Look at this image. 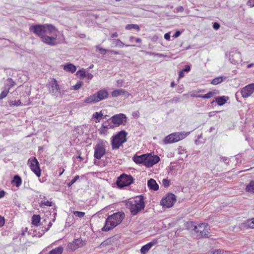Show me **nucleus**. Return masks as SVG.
<instances>
[{"label":"nucleus","mask_w":254,"mask_h":254,"mask_svg":"<svg viewBox=\"0 0 254 254\" xmlns=\"http://www.w3.org/2000/svg\"><path fill=\"white\" fill-rule=\"evenodd\" d=\"M125 214L123 212L114 213L110 215L106 219L104 226L102 228L103 231H108L113 229L120 224L124 218Z\"/></svg>","instance_id":"nucleus-1"},{"label":"nucleus","mask_w":254,"mask_h":254,"mask_svg":"<svg viewBox=\"0 0 254 254\" xmlns=\"http://www.w3.org/2000/svg\"><path fill=\"white\" fill-rule=\"evenodd\" d=\"M30 31H32L41 39L46 34H51L57 31L56 28L52 25H36L32 26L30 28Z\"/></svg>","instance_id":"nucleus-2"},{"label":"nucleus","mask_w":254,"mask_h":254,"mask_svg":"<svg viewBox=\"0 0 254 254\" xmlns=\"http://www.w3.org/2000/svg\"><path fill=\"white\" fill-rule=\"evenodd\" d=\"M127 207L128 208L132 215H136L141 210L144 209L145 204L142 195H139L131 201L126 202Z\"/></svg>","instance_id":"nucleus-3"},{"label":"nucleus","mask_w":254,"mask_h":254,"mask_svg":"<svg viewBox=\"0 0 254 254\" xmlns=\"http://www.w3.org/2000/svg\"><path fill=\"white\" fill-rule=\"evenodd\" d=\"M109 95L107 89L104 88L98 91L96 93L91 95L86 98L83 103L86 104H92L106 99Z\"/></svg>","instance_id":"nucleus-4"},{"label":"nucleus","mask_w":254,"mask_h":254,"mask_svg":"<svg viewBox=\"0 0 254 254\" xmlns=\"http://www.w3.org/2000/svg\"><path fill=\"white\" fill-rule=\"evenodd\" d=\"M187 225L189 229L194 231L198 238L208 237L209 233L207 224L201 223L195 226L192 222H190L187 223Z\"/></svg>","instance_id":"nucleus-5"},{"label":"nucleus","mask_w":254,"mask_h":254,"mask_svg":"<svg viewBox=\"0 0 254 254\" xmlns=\"http://www.w3.org/2000/svg\"><path fill=\"white\" fill-rule=\"evenodd\" d=\"M127 133L125 130H121L112 137L111 145L112 149H117L127 141Z\"/></svg>","instance_id":"nucleus-6"},{"label":"nucleus","mask_w":254,"mask_h":254,"mask_svg":"<svg viewBox=\"0 0 254 254\" xmlns=\"http://www.w3.org/2000/svg\"><path fill=\"white\" fill-rule=\"evenodd\" d=\"M190 133V132H185L183 131L171 133L164 138V142L165 144L173 143L178 142L184 139Z\"/></svg>","instance_id":"nucleus-7"},{"label":"nucleus","mask_w":254,"mask_h":254,"mask_svg":"<svg viewBox=\"0 0 254 254\" xmlns=\"http://www.w3.org/2000/svg\"><path fill=\"white\" fill-rule=\"evenodd\" d=\"M49 93L53 96L61 97L62 96L61 88L57 80L52 78L47 84Z\"/></svg>","instance_id":"nucleus-8"},{"label":"nucleus","mask_w":254,"mask_h":254,"mask_svg":"<svg viewBox=\"0 0 254 254\" xmlns=\"http://www.w3.org/2000/svg\"><path fill=\"white\" fill-rule=\"evenodd\" d=\"M133 181L131 176L123 174L118 178L116 183L119 188H122L130 185L133 183Z\"/></svg>","instance_id":"nucleus-9"},{"label":"nucleus","mask_w":254,"mask_h":254,"mask_svg":"<svg viewBox=\"0 0 254 254\" xmlns=\"http://www.w3.org/2000/svg\"><path fill=\"white\" fill-rule=\"evenodd\" d=\"M176 200V196L173 193H169L161 199L160 203L164 208H170L174 205Z\"/></svg>","instance_id":"nucleus-10"},{"label":"nucleus","mask_w":254,"mask_h":254,"mask_svg":"<svg viewBox=\"0 0 254 254\" xmlns=\"http://www.w3.org/2000/svg\"><path fill=\"white\" fill-rule=\"evenodd\" d=\"M105 142L102 141L95 146L94 156L99 160L105 155Z\"/></svg>","instance_id":"nucleus-11"},{"label":"nucleus","mask_w":254,"mask_h":254,"mask_svg":"<svg viewBox=\"0 0 254 254\" xmlns=\"http://www.w3.org/2000/svg\"><path fill=\"white\" fill-rule=\"evenodd\" d=\"M57 31L51 34H46L41 39L42 41L50 46L57 45L58 44L57 42Z\"/></svg>","instance_id":"nucleus-12"},{"label":"nucleus","mask_w":254,"mask_h":254,"mask_svg":"<svg viewBox=\"0 0 254 254\" xmlns=\"http://www.w3.org/2000/svg\"><path fill=\"white\" fill-rule=\"evenodd\" d=\"M28 162L30 163V167L31 170L37 177H39L41 175V171L37 159L35 157L30 158Z\"/></svg>","instance_id":"nucleus-13"},{"label":"nucleus","mask_w":254,"mask_h":254,"mask_svg":"<svg viewBox=\"0 0 254 254\" xmlns=\"http://www.w3.org/2000/svg\"><path fill=\"white\" fill-rule=\"evenodd\" d=\"M254 92V83L249 84L241 90V94L244 98H247L251 96Z\"/></svg>","instance_id":"nucleus-14"},{"label":"nucleus","mask_w":254,"mask_h":254,"mask_svg":"<svg viewBox=\"0 0 254 254\" xmlns=\"http://www.w3.org/2000/svg\"><path fill=\"white\" fill-rule=\"evenodd\" d=\"M110 120L116 126H119L126 122V116L123 114H119L113 116Z\"/></svg>","instance_id":"nucleus-15"},{"label":"nucleus","mask_w":254,"mask_h":254,"mask_svg":"<svg viewBox=\"0 0 254 254\" xmlns=\"http://www.w3.org/2000/svg\"><path fill=\"white\" fill-rule=\"evenodd\" d=\"M144 165L149 167L159 162V157L152 156L151 154H146Z\"/></svg>","instance_id":"nucleus-16"},{"label":"nucleus","mask_w":254,"mask_h":254,"mask_svg":"<svg viewBox=\"0 0 254 254\" xmlns=\"http://www.w3.org/2000/svg\"><path fill=\"white\" fill-rule=\"evenodd\" d=\"M229 60L235 64L241 63L242 61L241 53L237 51L232 52L229 56Z\"/></svg>","instance_id":"nucleus-17"},{"label":"nucleus","mask_w":254,"mask_h":254,"mask_svg":"<svg viewBox=\"0 0 254 254\" xmlns=\"http://www.w3.org/2000/svg\"><path fill=\"white\" fill-rule=\"evenodd\" d=\"M85 245V243L80 238L75 239L71 243L67 245L68 249L74 251L76 249L83 247Z\"/></svg>","instance_id":"nucleus-18"},{"label":"nucleus","mask_w":254,"mask_h":254,"mask_svg":"<svg viewBox=\"0 0 254 254\" xmlns=\"http://www.w3.org/2000/svg\"><path fill=\"white\" fill-rule=\"evenodd\" d=\"M111 94L113 97H117L120 95H123L126 98L130 95V93L123 89H115L112 92Z\"/></svg>","instance_id":"nucleus-19"},{"label":"nucleus","mask_w":254,"mask_h":254,"mask_svg":"<svg viewBox=\"0 0 254 254\" xmlns=\"http://www.w3.org/2000/svg\"><path fill=\"white\" fill-rule=\"evenodd\" d=\"M157 241H153L143 246L140 249L141 254H146L151 247L157 243Z\"/></svg>","instance_id":"nucleus-20"},{"label":"nucleus","mask_w":254,"mask_h":254,"mask_svg":"<svg viewBox=\"0 0 254 254\" xmlns=\"http://www.w3.org/2000/svg\"><path fill=\"white\" fill-rule=\"evenodd\" d=\"M251 228L254 229V218L247 220L246 222L242 223L240 225V228Z\"/></svg>","instance_id":"nucleus-21"},{"label":"nucleus","mask_w":254,"mask_h":254,"mask_svg":"<svg viewBox=\"0 0 254 254\" xmlns=\"http://www.w3.org/2000/svg\"><path fill=\"white\" fill-rule=\"evenodd\" d=\"M145 154L140 156L135 155L133 157V161L136 164H143L145 163Z\"/></svg>","instance_id":"nucleus-22"},{"label":"nucleus","mask_w":254,"mask_h":254,"mask_svg":"<svg viewBox=\"0 0 254 254\" xmlns=\"http://www.w3.org/2000/svg\"><path fill=\"white\" fill-rule=\"evenodd\" d=\"M148 186L149 188L153 190H157L159 188V186L157 184L155 180L154 179H151L148 181Z\"/></svg>","instance_id":"nucleus-23"},{"label":"nucleus","mask_w":254,"mask_h":254,"mask_svg":"<svg viewBox=\"0 0 254 254\" xmlns=\"http://www.w3.org/2000/svg\"><path fill=\"white\" fill-rule=\"evenodd\" d=\"M64 69L66 71L74 73L76 70V67L72 64H68L64 66Z\"/></svg>","instance_id":"nucleus-24"},{"label":"nucleus","mask_w":254,"mask_h":254,"mask_svg":"<svg viewBox=\"0 0 254 254\" xmlns=\"http://www.w3.org/2000/svg\"><path fill=\"white\" fill-rule=\"evenodd\" d=\"M216 94V92L215 91H210L208 92L207 94L204 95H198L195 96V97L197 98H201L204 99H208L213 97L214 95Z\"/></svg>","instance_id":"nucleus-25"},{"label":"nucleus","mask_w":254,"mask_h":254,"mask_svg":"<svg viewBox=\"0 0 254 254\" xmlns=\"http://www.w3.org/2000/svg\"><path fill=\"white\" fill-rule=\"evenodd\" d=\"M41 217L39 215H34L32 218V224L36 226L40 225Z\"/></svg>","instance_id":"nucleus-26"},{"label":"nucleus","mask_w":254,"mask_h":254,"mask_svg":"<svg viewBox=\"0 0 254 254\" xmlns=\"http://www.w3.org/2000/svg\"><path fill=\"white\" fill-rule=\"evenodd\" d=\"M215 101L218 105L222 106L225 104L227 100L226 97L225 96H222L221 97L216 98Z\"/></svg>","instance_id":"nucleus-27"},{"label":"nucleus","mask_w":254,"mask_h":254,"mask_svg":"<svg viewBox=\"0 0 254 254\" xmlns=\"http://www.w3.org/2000/svg\"><path fill=\"white\" fill-rule=\"evenodd\" d=\"M224 79H226V77L219 76L214 78L211 83L213 85H217L221 83Z\"/></svg>","instance_id":"nucleus-28"},{"label":"nucleus","mask_w":254,"mask_h":254,"mask_svg":"<svg viewBox=\"0 0 254 254\" xmlns=\"http://www.w3.org/2000/svg\"><path fill=\"white\" fill-rule=\"evenodd\" d=\"M12 182L15 184V186L17 187H18L21 185L22 180L21 178L19 176L16 175L14 177L13 179L12 180Z\"/></svg>","instance_id":"nucleus-29"},{"label":"nucleus","mask_w":254,"mask_h":254,"mask_svg":"<svg viewBox=\"0 0 254 254\" xmlns=\"http://www.w3.org/2000/svg\"><path fill=\"white\" fill-rule=\"evenodd\" d=\"M246 190L248 192H254V181H252L250 183L247 185L246 188Z\"/></svg>","instance_id":"nucleus-30"},{"label":"nucleus","mask_w":254,"mask_h":254,"mask_svg":"<svg viewBox=\"0 0 254 254\" xmlns=\"http://www.w3.org/2000/svg\"><path fill=\"white\" fill-rule=\"evenodd\" d=\"M125 28L127 30H131L132 29H134L136 30L137 31H139L140 30L139 26L137 24H127Z\"/></svg>","instance_id":"nucleus-31"},{"label":"nucleus","mask_w":254,"mask_h":254,"mask_svg":"<svg viewBox=\"0 0 254 254\" xmlns=\"http://www.w3.org/2000/svg\"><path fill=\"white\" fill-rule=\"evenodd\" d=\"M63 251V248L62 247H59L50 251L49 254H62Z\"/></svg>","instance_id":"nucleus-32"},{"label":"nucleus","mask_w":254,"mask_h":254,"mask_svg":"<svg viewBox=\"0 0 254 254\" xmlns=\"http://www.w3.org/2000/svg\"><path fill=\"white\" fill-rule=\"evenodd\" d=\"M6 84L7 87V89L9 90L10 88L12 87L15 85V82L13 81L11 78H9L7 79Z\"/></svg>","instance_id":"nucleus-33"},{"label":"nucleus","mask_w":254,"mask_h":254,"mask_svg":"<svg viewBox=\"0 0 254 254\" xmlns=\"http://www.w3.org/2000/svg\"><path fill=\"white\" fill-rule=\"evenodd\" d=\"M83 82L82 81H78L76 84L70 87L71 90H78L82 85Z\"/></svg>","instance_id":"nucleus-34"},{"label":"nucleus","mask_w":254,"mask_h":254,"mask_svg":"<svg viewBox=\"0 0 254 254\" xmlns=\"http://www.w3.org/2000/svg\"><path fill=\"white\" fill-rule=\"evenodd\" d=\"M108 128V127L107 126H104L103 125L99 129V132L100 134H106L107 132Z\"/></svg>","instance_id":"nucleus-35"},{"label":"nucleus","mask_w":254,"mask_h":254,"mask_svg":"<svg viewBox=\"0 0 254 254\" xmlns=\"http://www.w3.org/2000/svg\"><path fill=\"white\" fill-rule=\"evenodd\" d=\"M9 105L18 106L21 105V102L20 100L11 101L9 102Z\"/></svg>","instance_id":"nucleus-36"},{"label":"nucleus","mask_w":254,"mask_h":254,"mask_svg":"<svg viewBox=\"0 0 254 254\" xmlns=\"http://www.w3.org/2000/svg\"><path fill=\"white\" fill-rule=\"evenodd\" d=\"M73 214L75 216H77L79 218H82V217H84V216L85 215V213L83 212L75 211L73 212Z\"/></svg>","instance_id":"nucleus-37"},{"label":"nucleus","mask_w":254,"mask_h":254,"mask_svg":"<svg viewBox=\"0 0 254 254\" xmlns=\"http://www.w3.org/2000/svg\"><path fill=\"white\" fill-rule=\"evenodd\" d=\"M8 92H9V90L7 89H5L1 93V94L0 95V99H3V98H5L7 96V95Z\"/></svg>","instance_id":"nucleus-38"},{"label":"nucleus","mask_w":254,"mask_h":254,"mask_svg":"<svg viewBox=\"0 0 254 254\" xmlns=\"http://www.w3.org/2000/svg\"><path fill=\"white\" fill-rule=\"evenodd\" d=\"M77 75H78L80 77H85L86 76L85 71L82 69L78 71L76 73Z\"/></svg>","instance_id":"nucleus-39"},{"label":"nucleus","mask_w":254,"mask_h":254,"mask_svg":"<svg viewBox=\"0 0 254 254\" xmlns=\"http://www.w3.org/2000/svg\"><path fill=\"white\" fill-rule=\"evenodd\" d=\"M115 46L122 47L125 45V44L120 39L116 40L115 41Z\"/></svg>","instance_id":"nucleus-40"},{"label":"nucleus","mask_w":254,"mask_h":254,"mask_svg":"<svg viewBox=\"0 0 254 254\" xmlns=\"http://www.w3.org/2000/svg\"><path fill=\"white\" fill-rule=\"evenodd\" d=\"M162 183L165 188H167L170 186V180L167 179H163L162 181Z\"/></svg>","instance_id":"nucleus-41"},{"label":"nucleus","mask_w":254,"mask_h":254,"mask_svg":"<svg viewBox=\"0 0 254 254\" xmlns=\"http://www.w3.org/2000/svg\"><path fill=\"white\" fill-rule=\"evenodd\" d=\"M41 205H45V206H52V202L49 201H42L41 202Z\"/></svg>","instance_id":"nucleus-42"},{"label":"nucleus","mask_w":254,"mask_h":254,"mask_svg":"<svg viewBox=\"0 0 254 254\" xmlns=\"http://www.w3.org/2000/svg\"><path fill=\"white\" fill-rule=\"evenodd\" d=\"M79 177L78 175L75 176L74 178L68 184V187L73 185L79 179Z\"/></svg>","instance_id":"nucleus-43"},{"label":"nucleus","mask_w":254,"mask_h":254,"mask_svg":"<svg viewBox=\"0 0 254 254\" xmlns=\"http://www.w3.org/2000/svg\"><path fill=\"white\" fill-rule=\"evenodd\" d=\"M102 116L103 114L102 112L100 111V112H96L95 114H94L93 115V118L98 119L99 117H102Z\"/></svg>","instance_id":"nucleus-44"},{"label":"nucleus","mask_w":254,"mask_h":254,"mask_svg":"<svg viewBox=\"0 0 254 254\" xmlns=\"http://www.w3.org/2000/svg\"><path fill=\"white\" fill-rule=\"evenodd\" d=\"M96 49H98L99 51L101 52V53L103 55H105L108 50L103 49L102 48L100 47L99 46H96Z\"/></svg>","instance_id":"nucleus-45"},{"label":"nucleus","mask_w":254,"mask_h":254,"mask_svg":"<svg viewBox=\"0 0 254 254\" xmlns=\"http://www.w3.org/2000/svg\"><path fill=\"white\" fill-rule=\"evenodd\" d=\"M187 153L186 149L180 147L178 148V153L180 154H185Z\"/></svg>","instance_id":"nucleus-46"},{"label":"nucleus","mask_w":254,"mask_h":254,"mask_svg":"<svg viewBox=\"0 0 254 254\" xmlns=\"http://www.w3.org/2000/svg\"><path fill=\"white\" fill-rule=\"evenodd\" d=\"M220 24L218 23L214 22L213 25V28L217 30L220 28Z\"/></svg>","instance_id":"nucleus-47"},{"label":"nucleus","mask_w":254,"mask_h":254,"mask_svg":"<svg viewBox=\"0 0 254 254\" xmlns=\"http://www.w3.org/2000/svg\"><path fill=\"white\" fill-rule=\"evenodd\" d=\"M4 219L3 217L0 216V227L3 226L4 224Z\"/></svg>","instance_id":"nucleus-48"},{"label":"nucleus","mask_w":254,"mask_h":254,"mask_svg":"<svg viewBox=\"0 0 254 254\" xmlns=\"http://www.w3.org/2000/svg\"><path fill=\"white\" fill-rule=\"evenodd\" d=\"M247 4L251 7L254 6V0H249Z\"/></svg>","instance_id":"nucleus-49"},{"label":"nucleus","mask_w":254,"mask_h":254,"mask_svg":"<svg viewBox=\"0 0 254 254\" xmlns=\"http://www.w3.org/2000/svg\"><path fill=\"white\" fill-rule=\"evenodd\" d=\"M181 35V32L180 31H177L173 35V37L175 38H178Z\"/></svg>","instance_id":"nucleus-50"},{"label":"nucleus","mask_w":254,"mask_h":254,"mask_svg":"<svg viewBox=\"0 0 254 254\" xmlns=\"http://www.w3.org/2000/svg\"><path fill=\"white\" fill-rule=\"evenodd\" d=\"M117 86L118 87H121L122 86V85H123V80H118L117 81Z\"/></svg>","instance_id":"nucleus-51"},{"label":"nucleus","mask_w":254,"mask_h":254,"mask_svg":"<svg viewBox=\"0 0 254 254\" xmlns=\"http://www.w3.org/2000/svg\"><path fill=\"white\" fill-rule=\"evenodd\" d=\"M164 38L167 40H170V33H167L164 35Z\"/></svg>","instance_id":"nucleus-52"},{"label":"nucleus","mask_w":254,"mask_h":254,"mask_svg":"<svg viewBox=\"0 0 254 254\" xmlns=\"http://www.w3.org/2000/svg\"><path fill=\"white\" fill-rule=\"evenodd\" d=\"M85 77H86L88 79L91 80L93 78V75L91 73H88L87 74H86Z\"/></svg>","instance_id":"nucleus-53"},{"label":"nucleus","mask_w":254,"mask_h":254,"mask_svg":"<svg viewBox=\"0 0 254 254\" xmlns=\"http://www.w3.org/2000/svg\"><path fill=\"white\" fill-rule=\"evenodd\" d=\"M190 66L189 65H186L185 68L183 70L184 71L188 72L190 70Z\"/></svg>","instance_id":"nucleus-54"},{"label":"nucleus","mask_w":254,"mask_h":254,"mask_svg":"<svg viewBox=\"0 0 254 254\" xmlns=\"http://www.w3.org/2000/svg\"><path fill=\"white\" fill-rule=\"evenodd\" d=\"M109 52H110L111 54H115L118 55L119 54V53L118 51H114V50H108Z\"/></svg>","instance_id":"nucleus-55"},{"label":"nucleus","mask_w":254,"mask_h":254,"mask_svg":"<svg viewBox=\"0 0 254 254\" xmlns=\"http://www.w3.org/2000/svg\"><path fill=\"white\" fill-rule=\"evenodd\" d=\"M227 160V158L226 157H220V161L223 162H226Z\"/></svg>","instance_id":"nucleus-56"},{"label":"nucleus","mask_w":254,"mask_h":254,"mask_svg":"<svg viewBox=\"0 0 254 254\" xmlns=\"http://www.w3.org/2000/svg\"><path fill=\"white\" fill-rule=\"evenodd\" d=\"M184 71L183 70L180 71L179 72V78H182V77H184Z\"/></svg>","instance_id":"nucleus-57"},{"label":"nucleus","mask_w":254,"mask_h":254,"mask_svg":"<svg viewBox=\"0 0 254 254\" xmlns=\"http://www.w3.org/2000/svg\"><path fill=\"white\" fill-rule=\"evenodd\" d=\"M118 36V34L117 32L114 33L112 34L111 35V37L112 38L117 37Z\"/></svg>","instance_id":"nucleus-58"},{"label":"nucleus","mask_w":254,"mask_h":254,"mask_svg":"<svg viewBox=\"0 0 254 254\" xmlns=\"http://www.w3.org/2000/svg\"><path fill=\"white\" fill-rule=\"evenodd\" d=\"M178 10L179 11H183L184 10V8L183 6H180L178 8Z\"/></svg>","instance_id":"nucleus-59"},{"label":"nucleus","mask_w":254,"mask_h":254,"mask_svg":"<svg viewBox=\"0 0 254 254\" xmlns=\"http://www.w3.org/2000/svg\"><path fill=\"white\" fill-rule=\"evenodd\" d=\"M135 41L137 43H140L141 42V39L139 38H137L135 39Z\"/></svg>","instance_id":"nucleus-60"},{"label":"nucleus","mask_w":254,"mask_h":254,"mask_svg":"<svg viewBox=\"0 0 254 254\" xmlns=\"http://www.w3.org/2000/svg\"><path fill=\"white\" fill-rule=\"evenodd\" d=\"M134 39H135V38H134V37H133V36H130V37H129V41H130V42H133V40Z\"/></svg>","instance_id":"nucleus-61"},{"label":"nucleus","mask_w":254,"mask_h":254,"mask_svg":"<svg viewBox=\"0 0 254 254\" xmlns=\"http://www.w3.org/2000/svg\"><path fill=\"white\" fill-rule=\"evenodd\" d=\"M254 65V64H248V65H247V67H248V68H251V67H252V66H253V65Z\"/></svg>","instance_id":"nucleus-62"},{"label":"nucleus","mask_w":254,"mask_h":254,"mask_svg":"<svg viewBox=\"0 0 254 254\" xmlns=\"http://www.w3.org/2000/svg\"><path fill=\"white\" fill-rule=\"evenodd\" d=\"M106 245H107V243H106V242H103V243H102L101 244L100 246L101 247H103V246H105Z\"/></svg>","instance_id":"nucleus-63"},{"label":"nucleus","mask_w":254,"mask_h":254,"mask_svg":"<svg viewBox=\"0 0 254 254\" xmlns=\"http://www.w3.org/2000/svg\"><path fill=\"white\" fill-rule=\"evenodd\" d=\"M175 82L174 81H172L171 83V86L172 87H174L175 86Z\"/></svg>","instance_id":"nucleus-64"}]
</instances>
